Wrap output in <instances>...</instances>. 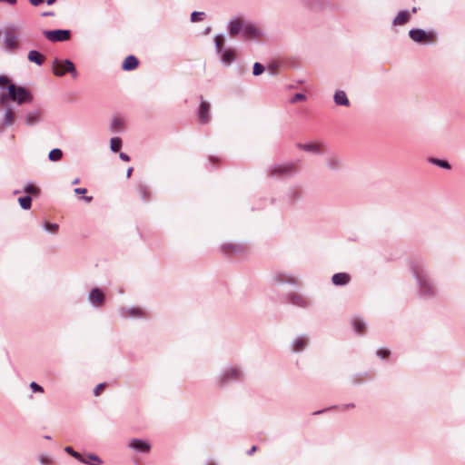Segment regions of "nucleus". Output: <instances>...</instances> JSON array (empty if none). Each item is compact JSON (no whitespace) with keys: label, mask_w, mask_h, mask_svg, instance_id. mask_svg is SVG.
<instances>
[{"label":"nucleus","mask_w":465,"mask_h":465,"mask_svg":"<svg viewBox=\"0 0 465 465\" xmlns=\"http://www.w3.org/2000/svg\"><path fill=\"white\" fill-rule=\"evenodd\" d=\"M70 34L69 30L62 29L44 31V35L51 42L67 41L70 38Z\"/></svg>","instance_id":"9"},{"label":"nucleus","mask_w":465,"mask_h":465,"mask_svg":"<svg viewBox=\"0 0 465 465\" xmlns=\"http://www.w3.org/2000/svg\"><path fill=\"white\" fill-rule=\"evenodd\" d=\"M263 71H264V67L260 63H255L253 64V71H252L253 75H256V76L260 75L263 73Z\"/></svg>","instance_id":"35"},{"label":"nucleus","mask_w":465,"mask_h":465,"mask_svg":"<svg viewBox=\"0 0 465 465\" xmlns=\"http://www.w3.org/2000/svg\"><path fill=\"white\" fill-rule=\"evenodd\" d=\"M3 121L5 125H11L15 122V114L10 108H6L4 112Z\"/></svg>","instance_id":"27"},{"label":"nucleus","mask_w":465,"mask_h":465,"mask_svg":"<svg viewBox=\"0 0 465 465\" xmlns=\"http://www.w3.org/2000/svg\"><path fill=\"white\" fill-rule=\"evenodd\" d=\"M246 23L247 20H245L241 15H236L232 17L227 24L228 34L232 37L239 35L243 32L244 25Z\"/></svg>","instance_id":"6"},{"label":"nucleus","mask_w":465,"mask_h":465,"mask_svg":"<svg viewBox=\"0 0 465 465\" xmlns=\"http://www.w3.org/2000/svg\"><path fill=\"white\" fill-rule=\"evenodd\" d=\"M7 89L9 99L17 103L18 104L30 103L33 100L32 94L25 87L11 84L8 85Z\"/></svg>","instance_id":"2"},{"label":"nucleus","mask_w":465,"mask_h":465,"mask_svg":"<svg viewBox=\"0 0 465 465\" xmlns=\"http://www.w3.org/2000/svg\"><path fill=\"white\" fill-rule=\"evenodd\" d=\"M299 147L303 151L313 153H322V149L324 144L322 143H310L300 144Z\"/></svg>","instance_id":"16"},{"label":"nucleus","mask_w":465,"mask_h":465,"mask_svg":"<svg viewBox=\"0 0 465 465\" xmlns=\"http://www.w3.org/2000/svg\"><path fill=\"white\" fill-rule=\"evenodd\" d=\"M9 83H10V80L8 79L7 76H5V75L0 76V86L1 87H4L6 84L9 85L10 84Z\"/></svg>","instance_id":"44"},{"label":"nucleus","mask_w":465,"mask_h":465,"mask_svg":"<svg viewBox=\"0 0 465 465\" xmlns=\"http://www.w3.org/2000/svg\"><path fill=\"white\" fill-rule=\"evenodd\" d=\"M87 192L85 188H75L74 193L77 194H84Z\"/></svg>","instance_id":"46"},{"label":"nucleus","mask_w":465,"mask_h":465,"mask_svg":"<svg viewBox=\"0 0 465 465\" xmlns=\"http://www.w3.org/2000/svg\"><path fill=\"white\" fill-rule=\"evenodd\" d=\"M390 354V351L386 349H380L377 351V355L382 359L386 358Z\"/></svg>","instance_id":"43"},{"label":"nucleus","mask_w":465,"mask_h":465,"mask_svg":"<svg viewBox=\"0 0 465 465\" xmlns=\"http://www.w3.org/2000/svg\"><path fill=\"white\" fill-rule=\"evenodd\" d=\"M128 446L136 452L147 453L151 450V444L148 440L143 439H133Z\"/></svg>","instance_id":"11"},{"label":"nucleus","mask_w":465,"mask_h":465,"mask_svg":"<svg viewBox=\"0 0 465 465\" xmlns=\"http://www.w3.org/2000/svg\"><path fill=\"white\" fill-rule=\"evenodd\" d=\"M120 158L124 162L130 161V157L124 153H120Z\"/></svg>","instance_id":"47"},{"label":"nucleus","mask_w":465,"mask_h":465,"mask_svg":"<svg viewBox=\"0 0 465 465\" xmlns=\"http://www.w3.org/2000/svg\"><path fill=\"white\" fill-rule=\"evenodd\" d=\"M44 228L50 232L55 233L58 230V225L56 223H46L44 225Z\"/></svg>","instance_id":"36"},{"label":"nucleus","mask_w":465,"mask_h":465,"mask_svg":"<svg viewBox=\"0 0 465 465\" xmlns=\"http://www.w3.org/2000/svg\"><path fill=\"white\" fill-rule=\"evenodd\" d=\"M305 100V95L302 94H296L295 95H293L291 99V103L294 104V103H297L299 101H303Z\"/></svg>","instance_id":"40"},{"label":"nucleus","mask_w":465,"mask_h":465,"mask_svg":"<svg viewBox=\"0 0 465 465\" xmlns=\"http://www.w3.org/2000/svg\"><path fill=\"white\" fill-rule=\"evenodd\" d=\"M93 197L92 196H85L84 197V200L87 203H90L92 201Z\"/></svg>","instance_id":"51"},{"label":"nucleus","mask_w":465,"mask_h":465,"mask_svg":"<svg viewBox=\"0 0 465 465\" xmlns=\"http://www.w3.org/2000/svg\"><path fill=\"white\" fill-rule=\"evenodd\" d=\"M139 193L143 199H145L147 195L149 194L147 187L145 185L141 184L139 186Z\"/></svg>","instance_id":"41"},{"label":"nucleus","mask_w":465,"mask_h":465,"mask_svg":"<svg viewBox=\"0 0 465 465\" xmlns=\"http://www.w3.org/2000/svg\"><path fill=\"white\" fill-rule=\"evenodd\" d=\"M205 17V14L203 12L194 11L191 14V21L195 23L202 21Z\"/></svg>","instance_id":"34"},{"label":"nucleus","mask_w":465,"mask_h":465,"mask_svg":"<svg viewBox=\"0 0 465 465\" xmlns=\"http://www.w3.org/2000/svg\"><path fill=\"white\" fill-rule=\"evenodd\" d=\"M410 19H411V13L406 10H402V11H400L398 13V15L394 17L392 24L395 26L403 25L407 24Z\"/></svg>","instance_id":"17"},{"label":"nucleus","mask_w":465,"mask_h":465,"mask_svg":"<svg viewBox=\"0 0 465 465\" xmlns=\"http://www.w3.org/2000/svg\"><path fill=\"white\" fill-rule=\"evenodd\" d=\"M430 163L435 164V165H438L441 168H444V169H450V165L448 162L444 161V160H440V159H436V158H430Z\"/></svg>","instance_id":"32"},{"label":"nucleus","mask_w":465,"mask_h":465,"mask_svg":"<svg viewBox=\"0 0 465 465\" xmlns=\"http://www.w3.org/2000/svg\"><path fill=\"white\" fill-rule=\"evenodd\" d=\"M296 170L294 163H284L272 166L269 173L272 176H284L293 173Z\"/></svg>","instance_id":"8"},{"label":"nucleus","mask_w":465,"mask_h":465,"mask_svg":"<svg viewBox=\"0 0 465 465\" xmlns=\"http://www.w3.org/2000/svg\"><path fill=\"white\" fill-rule=\"evenodd\" d=\"M33 5H38L44 2V0H29Z\"/></svg>","instance_id":"48"},{"label":"nucleus","mask_w":465,"mask_h":465,"mask_svg":"<svg viewBox=\"0 0 465 465\" xmlns=\"http://www.w3.org/2000/svg\"><path fill=\"white\" fill-rule=\"evenodd\" d=\"M416 278L420 286V290L423 295H430L433 293V288L426 275L416 274Z\"/></svg>","instance_id":"14"},{"label":"nucleus","mask_w":465,"mask_h":465,"mask_svg":"<svg viewBox=\"0 0 465 465\" xmlns=\"http://www.w3.org/2000/svg\"><path fill=\"white\" fill-rule=\"evenodd\" d=\"M38 188L31 183L27 184L25 187V192H26L27 193L36 194L38 193Z\"/></svg>","instance_id":"37"},{"label":"nucleus","mask_w":465,"mask_h":465,"mask_svg":"<svg viewBox=\"0 0 465 465\" xmlns=\"http://www.w3.org/2000/svg\"><path fill=\"white\" fill-rule=\"evenodd\" d=\"M327 161H328V165L331 168H334L337 165H339V163H340L339 159H337L336 157H330Z\"/></svg>","instance_id":"38"},{"label":"nucleus","mask_w":465,"mask_h":465,"mask_svg":"<svg viewBox=\"0 0 465 465\" xmlns=\"http://www.w3.org/2000/svg\"><path fill=\"white\" fill-rule=\"evenodd\" d=\"M85 461H81L82 463L87 465H102V460L94 453H88L85 457Z\"/></svg>","instance_id":"24"},{"label":"nucleus","mask_w":465,"mask_h":465,"mask_svg":"<svg viewBox=\"0 0 465 465\" xmlns=\"http://www.w3.org/2000/svg\"><path fill=\"white\" fill-rule=\"evenodd\" d=\"M19 36L12 32H6L4 36L3 49L8 54L16 53L21 49Z\"/></svg>","instance_id":"5"},{"label":"nucleus","mask_w":465,"mask_h":465,"mask_svg":"<svg viewBox=\"0 0 465 465\" xmlns=\"http://www.w3.org/2000/svg\"><path fill=\"white\" fill-rule=\"evenodd\" d=\"M288 302L299 307H307L310 305V301L297 293H292L288 296Z\"/></svg>","instance_id":"15"},{"label":"nucleus","mask_w":465,"mask_h":465,"mask_svg":"<svg viewBox=\"0 0 465 465\" xmlns=\"http://www.w3.org/2000/svg\"><path fill=\"white\" fill-rule=\"evenodd\" d=\"M64 451L68 454H70L72 457L76 459L78 461H85L84 457L80 454L79 452L75 451L72 447H65Z\"/></svg>","instance_id":"29"},{"label":"nucleus","mask_w":465,"mask_h":465,"mask_svg":"<svg viewBox=\"0 0 465 465\" xmlns=\"http://www.w3.org/2000/svg\"><path fill=\"white\" fill-rule=\"evenodd\" d=\"M138 66V60L135 56L134 55H129L127 56L123 64H122V68L125 71H131V70H134L135 69L136 67Z\"/></svg>","instance_id":"20"},{"label":"nucleus","mask_w":465,"mask_h":465,"mask_svg":"<svg viewBox=\"0 0 465 465\" xmlns=\"http://www.w3.org/2000/svg\"><path fill=\"white\" fill-rule=\"evenodd\" d=\"M308 339L304 336H300L293 341L292 351L296 352L301 351L306 347Z\"/></svg>","instance_id":"23"},{"label":"nucleus","mask_w":465,"mask_h":465,"mask_svg":"<svg viewBox=\"0 0 465 465\" xmlns=\"http://www.w3.org/2000/svg\"><path fill=\"white\" fill-rule=\"evenodd\" d=\"M53 72L57 76H63L66 73L71 74L74 78L77 76V72L74 63L68 59H54L53 62Z\"/></svg>","instance_id":"3"},{"label":"nucleus","mask_w":465,"mask_h":465,"mask_svg":"<svg viewBox=\"0 0 465 465\" xmlns=\"http://www.w3.org/2000/svg\"><path fill=\"white\" fill-rule=\"evenodd\" d=\"M56 0H46L48 5H53Z\"/></svg>","instance_id":"52"},{"label":"nucleus","mask_w":465,"mask_h":465,"mask_svg":"<svg viewBox=\"0 0 465 465\" xmlns=\"http://www.w3.org/2000/svg\"><path fill=\"white\" fill-rule=\"evenodd\" d=\"M409 36L416 43H433L436 40V33L434 31H425L423 29H411Z\"/></svg>","instance_id":"4"},{"label":"nucleus","mask_w":465,"mask_h":465,"mask_svg":"<svg viewBox=\"0 0 465 465\" xmlns=\"http://www.w3.org/2000/svg\"><path fill=\"white\" fill-rule=\"evenodd\" d=\"M122 316H143V312L139 308H125L121 312Z\"/></svg>","instance_id":"25"},{"label":"nucleus","mask_w":465,"mask_h":465,"mask_svg":"<svg viewBox=\"0 0 465 465\" xmlns=\"http://www.w3.org/2000/svg\"><path fill=\"white\" fill-rule=\"evenodd\" d=\"M79 183V178H76L73 181V184H77Z\"/></svg>","instance_id":"53"},{"label":"nucleus","mask_w":465,"mask_h":465,"mask_svg":"<svg viewBox=\"0 0 465 465\" xmlns=\"http://www.w3.org/2000/svg\"><path fill=\"white\" fill-rule=\"evenodd\" d=\"M351 324L353 326V330L357 333H361L365 330V323L362 322L361 319L355 317L351 320Z\"/></svg>","instance_id":"26"},{"label":"nucleus","mask_w":465,"mask_h":465,"mask_svg":"<svg viewBox=\"0 0 465 465\" xmlns=\"http://www.w3.org/2000/svg\"><path fill=\"white\" fill-rule=\"evenodd\" d=\"M350 275L345 272L335 273L331 278L334 285H345L350 282Z\"/></svg>","instance_id":"19"},{"label":"nucleus","mask_w":465,"mask_h":465,"mask_svg":"<svg viewBox=\"0 0 465 465\" xmlns=\"http://www.w3.org/2000/svg\"><path fill=\"white\" fill-rule=\"evenodd\" d=\"M417 12V8L416 7H413L412 10H411V13H416Z\"/></svg>","instance_id":"54"},{"label":"nucleus","mask_w":465,"mask_h":465,"mask_svg":"<svg viewBox=\"0 0 465 465\" xmlns=\"http://www.w3.org/2000/svg\"><path fill=\"white\" fill-rule=\"evenodd\" d=\"M242 376V371L233 367L224 369L219 377V382L222 385L228 384L232 381L241 380Z\"/></svg>","instance_id":"7"},{"label":"nucleus","mask_w":465,"mask_h":465,"mask_svg":"<svg viewBox=\"0 0 465 465\" xmlns=\"http://www.w3.org/2000/svg\"><path fill=\"white\" fill-rule=\"evenodd\" d=\"M214 46L216 52L220 54L223 64L229 65L235 60V51L232 49H225L223 47L225 38L223 35L219 34L214 36Z\"/></svg>","instance_id":"1"},{"label":"nucleus","mask_w":465,"mask_h":465,"mask_svg":"<svg viewBox=\"0 0 465 465\" xmlns=\"http://www.w3.org/2000/svg\"><path fill=\"white\" fill-rule=\"evenodd\" d=\"M255 450H256V447H255V446H253V447H252V449L248 451V454H249V455H252V453H254V452H255Z\"/></svg>","instance_id":"49"},{"label":"nucleus","mask_w":465,"mask_h":465,"mask_svg":"<svg viewBox=\"0 0 465 465\" xmlns=\"http://www.w3.org/2000/svg\"><path fill=\"white\" fill-rule=\"evenodd\" d=\"M104 388V383H100V384H98V385L95 387L94 391V394L95 396H98V395L100 394V391H101Z\"/></svg>","instance_id":"45"},{"label":"nucleus","mask_w":465,"mask_h":465,"mask_svg":"<svg viewBox=\"0 0 465 465\" xmlns=\"http://www.w3.org/2000/svg\"><path fill=\"white\" fill-rule=\"evenodd\" d=\"M242 35L245 38L259 39L262 36L263 33L256 25L247 21Z\"/></svg>","instance_id":"10"},{"label":"nucleus","mask_w":465,"mask_h":465,"mask_svg":"<svg viewBox=\"0 0 465 465\" xmlns=\"http://www.w3.org/2000/svg\"><path fill=\"white\" fill-rule=\"evenodd\" d=\"M18 202L20 203V206L24 209V210H28L30 209L31 207V203H32V199L30 196H24V197H20L18 199Z\"/></svg>","instance_id":"30"},{"label":"nucleus","mask_w":465,"mask_h":465,"mask_svg":"<svg viewBox=\"0 0 465 465\" xmlns=\"http://www.w3.org/2000/svg\"><path fill=\"white\" fill-rule=\"evenodd\" d=\"M132 172H133V167H130V168L127 170L126 176H127V177H130V176H131V174H132Z\"/></svg>","instance_id":"50"},{"label":"nucleus","mask_w":465,"mask_h":465,"mask_svg":"<svg viewBox=\"0 0 465 465\" xmlns=\"http://www.w3.org/2000/svg\"><path fill=\"white\" fill-rule=\"evenodd\" d=\"M122 124H123L122 120L118 119V118L114 119L112 122V127L114 129H120L122 127Z\"/></svg>","instance_id":"42"},{"label":"nucleus","mask_w":465,"mask_h":465,"mask_svg":"<svg viewBox=\"0 0 465 465\" xmlns=\"http://www.w3.org/2000/svg\"><path fill=\"white\" fill-rule=\"evenodd\" d=\"M122 146V140L118 137L112 138L110 147L113 152H118Z\"/></svg>","instance_id":"31"},{"label":"nucleus","mask_w":465,"mask_h":465,"mask_svg":"<svg viewBox=\"0 0 465 465\" xmlns=\"http://www.w3.org/2000/svg\"><path fill=\"white\" fill-rule=\"evenodd\" d=\"M62 157H63V152L58 148L51 150L48 154L49 160L53 161V162L59 161L62 159Z\"/></svg>","instance_id":"28"},{"label":"nucleus","mask_w":465,"mask_h":465,"mask_svg":"<svg viewBox=\"0 0 465 465\" xmlns=\"http://www.w3.org/2000/svg\"><path fill=\"white\" fill-rule=\"evenodd\" d=\"M41 120V113L38 110H35L26 114L25 122L27 125H34Z\"/></svg>","instance_id":"18"},{"label":"nucleus","mask_w":465,"mask_h":465,"mask_svg":"<svg viewBox=\"0 0 465 465\" xmlns=\"http://www.w3.org/2000/svg\"><path fill=\"white\" fill-rule=\"evenodd\" d=\"M210 103L203 100V97H201V104L198 108V116L202 124H207L210 121Z\"/></svg>","instance_id":"12"},{"label":"nucleus","mask_w":465,"mask_h":465,"mask_svg":"<svg viewBox=\"0 0 465 465\" xmlns=\"http://www.w3.org/2000/svg\"><path fill=\"white\" fill-rule=\"evenodd\" d=\"M334 102L336 104L338 105H344V106H349L350 105V102H349V99L345 94V92L343 91H337L335 94H334Z\"/></svg>","instance_id":"22"},{"label":"nucleus","mask_w":465,"mask_h":465,"mask_svg":"<svg viewBox=\"0 0 465 465\" xmlns=\"http://www.w3.org/2000/svg\"><path fill=\"white\" fill-rule=\"evenodd\" d=\"M30 388L32 389V391L34 392H43L44 390H43V387L40 386L39 384H37L36 382L35 381H32L31 384H30Z\"/></svg>","instance_id":"39"},{"label":"nucleus","mask_w":465,"mask_h":465,"mask_svg":"<svg viewBox=\"0 0 465 465\" xmlns=\"http://www.w3.org/2000/svg\"><path fill=\"white\" fill-rule=\"evenodd\" d=\"M38 460L41 463V465H52L53 464L52 458L47 454L39 455Z\"/></svg>","instance_id":"33"},{"label":"nucleus","mask_w":465,"mask_h":465,"mask_svg":"<svg viewBox=\"0 0 465 465\" xmlns=\"http://www.w3.org/2000/svg\"><path fill=\"white\" fill-rule=\"evenodd\" d=\"M208 465H215V464H213V463H209Z\"/></svg>","instance_id":"55"},{"label":"nucleus","mask_w":465,"mask_h":465,"mask_svg":"<svg viewBox=\"0 0 465 465\" xmlns=\"http://www.w3.org/2000/svg\"><path fill=\"white\" fill-rule=\"evenodd\" d=\"M88 301L94 307H101L104 301V295L99 288H94L88 294Z\"/></svg>","instance_id":"13"},{"label":"nucleus","mask_w":465,"mask_h":465,"mask_svg":"<svg viewBox=\"0 0 465 465\" xmlns=\"http://www.w3.org/2000/svg\"><path fill=\"white\" fill-rule=\"evenodd\" d=\"M30 62L35 63L37 65H42L45 62V57L36 50H31L27 56Z\"/></svg>","instance_id":"21"}]
</instances>
